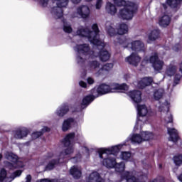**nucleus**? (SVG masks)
<instances>
[{"instance_id": "f3484780", "label": "nucleus", "mask_w": 182, "mask_h": 182, "mask_svg": "<svg viewBox=\"0 0 182 182\" xmlns=\"http://www.w3.org/2000/svg\"><path fill=\"white\" fill-rule=\"evenodd\" d=\"M167 132L169 135L168 141H173V143H177L178 141V132L174 128H170L167 127Z\"/></svg>"}, {"instance_id": "ea45409f", "label": "nucleus", "mask_w": 182, "mask_h": 182, "mask_svg": "<svg viewBox=\"0 0 182 182\" xmlns=\"http://www.w3.org/2000/svg\"><path fill=\"white\" fill-rule=\"evenodd\" d=\"M132 77V76L130 75V74H127L124 76V79H125V80H129V79H130Z\"/></svg>"}, {"instance_id": "7c9ffc66", "label": "nucleus", "mask_w": 182, "mask_h": 182, "mask_svg": "<svg viewBox=\"0 0 182 182\" xmlns=\"http://www.w3.org/2000/svg\"><path fill=\"white\" fill-rule=\"evenodd\" d=\"M160 35V31L159 30H154L152 31L150 34L149 35V41H156L159 38Z\"/></svg>"}, {"instance_id": "a211bd4d", "label": "nucleus", "mask_w": 182, "mask_h": 182, "mask_svg": "<svg viewBox=\"0 0 182 182\" xmlns=\"http://www.w3.org/2000/svg\"><path fill=\"white\" fill-rule=\"evenodd\" d=\"M151 83H153V77H145L138 82L137 87L139 89H144V87L150 86Z\"/></svg>"}, {"instance_id": "e433bc0d", "label": "nucleus", "mask_w": 182, "mask_h": 182, "mask_svg": "<svg viewBox=\"0 0 182 182\" xmlns=\"http://www.w3.org/2000/svg\"><path fill=\"white\" fill-rule=\"evenodd\" d=\"M102 0H97V3H96V9H100V8H102Z\"/></svg>"}, {"instance_id": "4468645a", "label": "nucleus", "mask_w": 182, "mask_h": 182, "mask_svg": "<svg viewBox=\"0 0 182 182\" xmlns=\"http://www.w3.org/2000/svg\"><path fill=\"white\" fill-rule=\"evenodd\" d=\"M22 174V171L18 170L13 173L10 176H8L6 171L2 168L0 171V182H11L12 180L19 177Z\"/></svg>"}, {"instance_id": "7ed1b4c3", "label": "nucleus", "mask_w": 182, "mask_h": 182, "mask_svg": "<svg viewBox=\"0 0 182 182\" xmlns=\"http://www.w3.org/2000/svg\"><path fill=\"white\" fill-rule=\"evenodd\" d=\"M129 90V86L127 84H117L113 83L110 85L106 84H102L100 85L97 89L94 88L91 90L92 95H87L83 98L81 103V109H86L95 97H99L103 95H107V93H116L117 92H123Z\"/></svg>"}, {"instance_id": "39448f33", "label": "nucleus", "mask_w": 182, "mask_h": 182, "mask_svg": "<svg viewBox=\"0 0 182 182\" xmlns=\"http://www.w3.org/2000/svg\"><path fill=\"white\" fill-rule=\"evenodd\" d=\"M129 96L131 97L132 102H134V105L137 110L138 115L136 117V122L134 127V130L136 132L139 128L141 129V125L144 124V122L141 120V117H144V116L147 115V113H149V109L145 105H137V103H140V102H141V92L136 90L131 91L129 92Z\"/></svg>"}, {"instance_id": "1a4fd4ad", "label": "nucleus", "mask_w": 182, "mask_h": 182, "mask_svg": "<svg viewBox=\"0 0 182 182\" xmlns=\"http://www.w3.org/2000/svg\"><path fill=\"white\" fill-rule=\"evenodd\" d=\"M56 1V5L57 6L53 7L51 11V14L54 15L55 19H60V18L63 16V10H62V8H65L68 6V4L69 3V0H54ZM87 2H90L92 0H85ZM71 2L73 4L77 5V4H80L82 2V0H71Z\"/></svg>"}, {"instance_id": "0eeeda50", "label": "nucleus", "mask_w": 182, "mask_h": 182, "mask_svg": "<svg viewBox=\"0 0 182 182\" xmlns=\"http://www.w3.org/2000/svg\"><path fill=\"white\" fill-rule=\"evenodd\" d=\"M105 30H106V32L108 33V35H109V36H114L115 38H117V41H114V43L117 45V43H119V41H121V39H123V38H125V37H122V38H119L117 35H126V33H128L129 26H127V24L126 23L117 24V33H116V30L113 27V23H112V22L110 21H107L105 23Z\"/></svg>"}, {"instance_id": "49530a36", "label": "nucleus", "mask_w": 182, "mask_h": 182, "mask_svg": "<svg viewBox=\"0 0 182 182\" xmlns=\"http://www.w3.org/2000/svg\"><path fill=\"white\" fill-rule=\"evenodd\" d=\"M43 164H45V161L41 163V166H43Z\"/></svg>"}, {"instance_id": "a878e982", "label": "nucleus", "mask_w": 182, "mask_h": 182, "mask_svg": "<svg viewBox=\"0 0 182 182\" xmlns=\"http://www.w3.org/2000/svg\"><path fill=\"white\" fill-rule=\"evenodd\" d=\"M105 9L107 12L109 13L110 15H114L116 12H117V9H116V6H114V5H113L110 2L107 3Z\"/></svg>"}, {"instance_id": "ddd939ff", "label": "nucleus", "mask_w": 182, "mask_h": 182, "mask_svg": "<svg viewBox=\"0 0 182 182\" xmlns=\"http://www.w3.org/2000/svg\"><path fill=\"white\" fill-rule=\"evenodd\" d=\"M129 139L133 144H140L142 141H147V140L153 139V133L141 132L140 134H133Z\"/></svg>"}, {"instance_id": "aec40b11", "label": "nucleus", "mask_w": 182, "mask_h": 182, "mask_svg": "<svg viewBox=\"0 0 182 182\" xmlns=\"http://www.w3.org/2000/svg\"><path fill=\"white\" fill-rule=\"evenodd\" d=\"M29 133V131L26 128H20L14 132L15 139H23L26 137Z\"/></svg>"}, {"instance_id": "bb28decb", "label": "nucleus", "mask_w": 182, "mask_h": 182, "mask_svg": "<svg viewBox=\"0 0 182 182\" xmlns=\"http://www.w3.org/2000/svg\"><path fill=\"white\" fill-rule=\"evenodd\" d=\"M166 4L171 8H178L180 4H182V0H166Z\"/></svg>"}, {"instance_id": "58836bf2", "label": "nucleus", "mask_w": 182, "mask_h": 182, "mask_svg": "<svg viewBox=\"0 0 182 182\" xmlns=\"http://www.w3.org/2000/svg\"><path fill=\"white\" fill-rule=\"evenodd\" d=\"M79 85L81 87H86L87 86V84L83 81H80Z\"/></svg>"}, {"instance_id": "9d476101", "label": "nucleus", "mask_w": 182, "mask_h": 182, "mask_svg": "<svg viewBox=\"0 0 182 182\" xmlns=\"http://www.w3.org/2000/svg\"><path fill=\"white\" fill-rule=\"evenodd\" d=\"M156 107L158 110L161 112L162 122H164V124H168L171 123V126H173V115L168 112L170 109V103L167 101H165L162 104L161 102H158Z\"/></svg>"}, {"instance_id": "c85d7f7f", "label": "nucleus", "mask_w": 182, "mask_h": 182, "mask_svg": "<svg viewBox=\"0 0 182 182\" xmlns=\"http://www.w3.org/2000/svg\"><path fill=\"white\" fill-rule=\"evenodd\" d=\"M164 95V89H159L156 90L154 92V99L155 100H160L163 95Z\"/></svg>"}, {"instance_id": "393cba45", "label": "nucleus", "mask_w": 182, "mask_h": 182, "mask_svg": "<svg viewBox=\"0 0 182 182\" xmlns=\"http://www.w3.org/2000/svg\"><path fill=\"white\" fill-rule=\"evenodd\" d=\"M170 16L168 15H164L159 19V25L161 26H163V28H166V26H168L170 25Z\"/></svg>"}, {"instance_id": "412c9836", "label": "nucleus", "mask_w": 182, "mask_h": 182, "mask_svg": "<svg viewBox=\"0 0 182 182\" xmlns=\"http://www.w3.org/2000/svg\"><path fill=\"white\" fill-rule=\"evenodd\" d=\"M70 173L74 178L77 179L82 177V168H80V167L73 166L70 170Z\"/></svg>"}, {"instance_id": "de8ad7c7", "label": "nucleus", "mask_w": 182, "mask_h": 182, "mask_svg": "<svg viewBox=\"0 0 182 182\" xmlns=\"http://www.w3.org/2000/svg\"><path fill=\"white\" fill-rule=\"evenodd\" d=\"M86 151H89V149L87 148H85Z\"/></svg>"}, {"instance_id": "6ab92c4d", "label": "nucleus", "mask_w": 182, "mask_h": 182, "mask_svg": "<svg viewBox=\"0 0 182 182\" xmlns=\"http://www.w3.org/2000/svg\"><path fill=\"white\" fill-rule=\"evenodd\" d=\"M87 182H105V180L100 177L99 173L94 171L90 174Z\"/></svg>"}, {"instance_id": "f8f14e48", "label": "nucleus", "mask_w": 182, "mask_h": 182, "mask_svg": "<svg viewBox=\"0 0 182 182\" xmlns=\"http://www.w3.org/2000/svg\"><path fill=\"white\" fill-rule=\"evenodd\" d=\"M5 157L7 160L11 162H7L6 166L10 170H15V168H22L23 163L18 159V156L11 152H6Z\"/></svg>"}, {"instance_id": "37998d69", "label": "nucleus", "mask_w": 182, "mask_h": 182, "mask_svg": "<svg viewBox=\"0 0 182 182\" xmlns=\"http://www.w3.org/2000/svg\"><path fill=\"white\" fill-rule=\"evenodd\" d=\"M162 6L164 9H167V5L166 4H163Z\"/></svg>"}, {"instance_id": "473e14b6", "label": "nucleus", "mask_w": 182, "mask_h": 182, "mask_svg": "<svg viewBox=\"0 0 182 182\" xmlns=\"http://www.w3.org/2000/svg\"><path fill=\"white\" fill-rule=\"evenodd\" d=\"M176 68L174 65H169L168 68L166 70V76H173L176 73Z\"/></svg>"}, {"instance_id": "4be33fe9", "label": "nucleus", "mask_w": 182, "mask_h": 182, "mask_svg": "<svg viewBox=\"0 0 182 182\" xmlns=\"http://www.w3.org/2000/svg\"><path fill=\"white\" fill-rule=\"evenodd\" d=\"M100 66V63L97 60H92L90 61L88 65L86 67L87 70H90V72H93L94 70H96V69H98V68Z\"/></svg>"}, {"instance_id": "b1692460", "label": "nucleus", "mask_w": 182, "mask_h": 182, "mask_svg": "<svg viewBox=\"0 0 182 182\" xmlns=\"http://www.w3.org/2000/svg\"><path fill=\"white\" fill-rule=\"evenodd\" d=\"M69 112V107L64 104L57 110V115L60 117H63L66 113Z\"/></svg>"}, {"instance_id": "f257e3e1", "label": "nucleus", "mask_w": 182, "mask_h": 182, "mask_svg": "<svg viewBox=\"0 0 182 182\" xmlns=\"http://www.w3.org/2000/svg\"><path fill=\"white\" fill-rule=\"evenodd\" d=\"M99 32L97 24L92 25V31L82 26L77 29V35L78 36L87 38L90 43H92V45L95 46L94 49H98V50H100V53L97 54L95 51H90V48H89V45L87 44L77 45L74 48V50L78 53L77 56V63H83V62H85L83 56H87V55H90V58H97V56H99L102 62H107V60L110 59V53H109L107 50H103L106 44L99 39Z\"/></svg>"}, {"instance_id": "79ce46f5", "label": "nucleus", "mask_w": 182, "mask_h": 182, "mask_svg": "<svg viewBox=\"0 0 182 182\" xmlns=\"http://www.w3.org/2000/svg\"><path fill=\"white\" fill-rule=\"evenodd\" d=\"M77 161H79V159H77V156L74 157V158H73V162H74V163H76V162H77Z\"/></svg>"}, {"instance_id": "423d86ee", "label": "nucleus", "mask_w": 182, "mask_h": 182, "mask_svg": "<svg viewBox=\"0 0 182 182\" xmlns=\"http://www.w3.org/2000/svg\"><path fill=\"white\" fill-rule=\"evenodd\" d=\"M114 4L117 6H123V9L119 13V16L122 19L130 21V19H133L134 14L137 12L138 5L134 2L124 0H114Z\"/></svg>"}, {"instance_id": "c9c22d12", "label": "nucleus", "mask_w": 182, "mask_h": 182, "mask_svg": "<svg viewBox=\"0 0 182 182\" xmlns=\"http://www.w3.org/2000/svg\"><path fill=\"white\" fill-rule=\"evenodd\" d=\"M181 79V75L176 74L175 75V78H174L173 86H176V85H178V83L180 82Z\"/></svg>"}, {"instance_id": "20e7f679", "label": "nucleus", "mask_w": 182, "mask_h": 182, "mask_svg": "<svg viewBox=\"0 0 182 182\" xmlns=\"http://www.w3.org/2000/svg\"><path fill=\"white\" fill-rule=\"evenodd\" d=\"M116 153H119V146H117L107 149L101 148L98 150L100 159H103V156H107V158L104 159L102 161L103 166H105L107 168H115V171L117 173H123L126 165L124 162L119 164L116 163V159L112 157V154L114 155Z\"/></svg>"}, {"instance_id": "2f4dec72", "label": "nucleus", "mask_w": 182, "mask_h": 182, "mask_svg": "<svg viewBox=\"0 0 182 182\" xmlns=\"http://www.w3.org/2000/svg\"><path fill=\"white\" fill-rule=\"evenodd\" d=\"M120 159L125 160V161H129L132 160V154L129 151L121 152Z\"/></svg>"}, {"instance_id": "72a5a7b5", "label": "nucleus", "mask_w": 182, "mask_h": 182, "mask_svg": "<svg viewBox=\"0 0 182 182\" xmlns=\"http://www.w3.org/2000/svg\"><path fill=\"white\" fill-rule=\"evenodd\" d=\"M173 162L176 166H181L182 164V155H178L173 157Z\"/></svg>"}, {"instance_id": "a18cd8bd", "label": "nucleus", "mask_w": 182, "mask_h": 182, "mask_svg": "<svg viewBox=\"0 0 182 182\" xmlns=\"http://www.w3.org/2000/svg\"><path fill=\"white\" fill-rule=\"evenodd\" d=\"M2 159V154H0V160Z\"/></svg>"}, {"instance_id": "9b49d317", "label": "nucleus", "mask_w": 182, "mask_h": 182, "mask_svg": "<svg viewBox=\"0 0 182 182\" xmlns=\"http://www.w3.org/2000/svg\"><path fill=\"white\" fill-rule=\"evenodd\" d=\"M147 63H151L152 68H154L155 72L158 73H160V71L163 70V66H164V61L159 60L157 53L152 54L149 58L146 57L141 65V66H144V65H147Z\"/></svg>"}, {"instance_id": "a19ab883", "label": "nucleus", "mask_w": 182, "mask_h": 182, "mask_svg": "<svg viewBox=\"0 0 182 182\" xmlns=\"http://www.w3.org/2000/svg\"><path fill=\"white\" fill-rule=\"evenodd\" d=\"M173 50H175V52H178V45H177L176 46L173 48Z\"/></svg>"}, {"instance_id": "c756f323", "label": "nucleus", "mask_w": 182, "mask_h": 182, "mask_svg": "<svg viewBox=\"0 0 182 182\" xmlns=\"http://www.w3.org/2000/svg\"><path fill=\"white\" fill-rule=\"evenodd\" d=\"M112 69H113V64L107 63L102 68L99 70L98 75H102V73H105V72H109V70H112Z\"/></svg>"}, {"instance_id": "f03ea898", "label": "nucleus", "mask_w": 182, "mask_h": 182, "mask_svg": "<svg viewBox=\"0 0 182 182\" xmlns=\"http://www.w3.org/2000/svg\"><path fill=\"white\" fill-rule=\"evenodd\" d=\"M73 139H75V133L68 134L63 141L64 146L67 147L64 152H61L58 154L49 152L43 158L44 161H48L46 166V170H53L56 166L66 161L65 159H66L69 154L73 153Z\"/></svg>"}, {"instance_id": "dca6fc26", "label": "nucleus", "mask_w": 182, "mask_h": 182, "mask_svg": "<svg viewBox=\"0 0 182 182\" xmlns=\"http://www.w3.org/2000/svg\"><path fill=\"white\" fill-rule=\"evenodd\" d=\"M125 60L129 63V65L137 66V65L141 62V57L137 53H132L129 56L125 58Z\"/></svg>"}, {"instance_id": "2eb2a0df", "label": "nucleus", "mask_w": 182, "mask_h": 182, "mask_svg": "<svg viewBox=\"0 0 182 182\" xmlns=\"http://www.w3.org/2000/svg\"><path fill=\"white\" fill-rule=\"evenodd\" d=\"M90 15V9L87 6L82 5L77 8V12L72 15V18H82L83 19L89 18Z\"/></svg>"}, {"instance_id": "cd10ccee", "label": "nucleus", "mask_w": 182, "mask_h": 182, "mask_svg": "<svg viewBox=\"0 0 182 182\" xmlns=\"http://www.w3.org/2000/svg\"><path fill=\"white\" fill-rule=\"evenodd\" d=\"M50 129L48 128V127H44L42 129V132H33L31 135V137L33 140H35V139H38V137H41L42 134H43V132H50Z\"/></svg>"}, {"instance_id": "6e6552de", "label": "nucleus", "mask_w": 182, "mask_h": 182, "mask_svg": "<svg viewBox=\"0 0 182 182\" xmlns=\"http://www.w3.org/2000/svg\"><path fill=\"white\" fill-rule=\"evenodd\" d=\"M119 45L122 46V48H127L134 52H144L146 47L144 43L140 40H136L130 43V38H123L118 41Z\"/></svg>"}, {"instance_id": "4c0bfd02", "label": "nucleus", "mask_w": 182, "mask_h": 182, "mask_svg": "<svg viewBox=\"0 0 182 182\" xmlns=\"http://www.w3.org/2000/svg\"><path fill=\"white\" fill-rule=\"evenodd\" d=\"M87 83L89 85H93L95 83V80L92 77H88L87 78Z\"/></svg>"}, {"instance_id": "c03bdc74", "label": "nucleus", "mask_w": 182, "mask_h": 182, "mask_svg": "<svg viewBox=\"0 0 182 182\" xmlns=\"http://www.w3.org/2000/svg\"><path fill=\"white\" fill-rule=\"evenodd\" d=\"M180 72L182 73V63L180 64V68H179Z\"/></svg>"}, {"instance_id": "5701e85b", "label": "nucleus", "mask_w": 182, "mask_h": 182, "mask_svg": "<svg viewBox=\"0 0 182 182\" xmlns=\"http://www.w3.org/2000/svg\"><path fill=\"white\" fill-rule=\"evenodd\" d=\"M73 123H75V119H73V118H69L65 120L64 122L63 123V127H62L63 132H68V130L70 129Z\"/></svg>"}, {"instance_id": "f704fd0d", "label": "nucleus", "mask_w": 182, "mask_h": 182, "mask_svg": "<svg viewBox=\"0 0 182 182\" xmlns=\"http://www.w3.org/2000/svg\"><path fill=\"white\" fill-rule=\"evenodd\" d=\"M63 22L64 23V26H63L64 32H65L66 33H70V32H72V31H73L72 27L70 26V25L66 23V21H63Z\"/></svg>"}]
</instances>
